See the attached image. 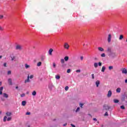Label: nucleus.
Returning a JSON list of instances; mask_svg holds the SVG:
<instances>
[{
  "label": "nucleus",
  "mask_w": 127,
  "mask_h": 127,
  "mask_svg": "<svg viewBox=\"0 0 127 127\" xmlns=\"http://www.w3.org/2000/svg\"><path fill=\"white\" fill-rule=\"evenodd\" d=\"M3 28L0 26V31H3Z\"/></svg>",
  "instance_id": "f704fd0d"
},
{
  "label": "nucleus",
  "mask_w": 127,
  "mask_h": 127,
  "mask_svg": "<svg viewBox=\"0 0 127 127\" xmlns=\"http://www.w3.org/2000/svg\"><path fill=\"white\" fill-rule=\"evenodd\" d=\"M79 106H80V108H83V106H84V104L80 103Z\"/></svg>",
  "instance_id": "c9c22d12"
},
{
  "label": "nucleus",
  "mask_w": 127,
  "mask_h": 127,
  "mask_svg": "<svg viewBox=\"0 0 127 127\" xmlns=\"http://www.w3.org/2000/svg\"><path fill=\"white\" fill-rule=\"evenodd\" d=\"M7 119V116H4L3 118V122H6V119Z\"/></svg>",
  "instance_id": "bb28decb"
},
{
  "label": "nucleus",
  "mask_w": 127,
  "mask_h": 127,
  "mask_svg": "<svg viewBox=\"0 0 127 127\" xmlns=\"http://www.w3.org/2000/svg\"><path fill=\"white\" fill-rule=\"evenodd\" d=\"M28 82H30V80H29V75L27 76V79L25 80V83H27Z\"/></svg>",
  "instance_id": "ddd939ff"
},
{
  "label": "nucleus",
  "mask_w": 127,
  "mask_h": 127,
  "mask_svg": "<svg viewBox=\"0 0 127 127\" xmlns=\"http://www.w3.org/2000/svg\"><path fill=\"white\" fill-rule=\"evenodd\" d=\"M0 86H1V81L0 82Z\"/></svg>",
  "instance_id": "bf43d9fd"
},
{
  "label": "nucleus",
  "mask_w": 127,
  "mask_h": 127,
  "mask_svg": "<svg viewBox=\"0 0 127 127\" xmlns=\"http://www.w3.org/2000/svg\"><path fill=\"white\" fill-rule=\"evenodd\" d=\"M1 58H2V56H0V59Z\"/></svg>",
  "instance_id": "13d9d810"
},
{
  "label": "nucleus",
  "mask_w": 127,
  "mask_h": 127,
  "mask_svg": "<svg viewBox=\"0 0 127 127\" xmlns=\"http://www.w3.org/2000/svg\"><path fill=\"white\" fill-rule=\"evenodd\" d=\"M125 83L126 84H127V79L125 80Z\"/></svg>",
  "instance_id": "6e6d98bb"
},
{
  "label": "nucleus",
  "mask_w": 127,
  "mask_h": 127,
  "mask_svg": "<svg viewBox=\"0 0 127 127\" xmlns=\"http://www.w3.org/2000/svg\"><path fill=\"white\" fill-rule=\"evenodd\" d=\"M25 67L26 69H28V68L30 67V65L27 64H25Z\"/></svg>",
  "instance_id": "4468645a"
},
{
  "label": "nucleus",
  "mask_w": 127,
  "mask_h": 127,
  "mask_svg": "<svg viewBox=\"0 0 127 127\" xmlns=\"http://www.w3.org/2000/svg\"><path fill=\"white\" fill-rule=\"evenodd\" d=\"M112 91L109 90V91H108V94H107V97H108V98H111V97H112Z\"/></svg>",
  "instance_id": "423d86ee"
},
{
  "label": "nucleus",
  "mask_w": 127,
  "mask_h": 127,
  "mask_svg": "<svg viewBox=\"0 0 127 127\" xmlns=\"http://www.w3.org/2000/svg\"><path fill=\"white\" fill-rule=\"evenodd\" d=\"M64 60L65 61L67 62L68 60H69V57L66 56L64 57Z\"/></svg>",
  "instance_id": "aec40b11"
},
{
  "label": "nucleus",
  "mask_w": 127,
  "mask_h": 127,
  "mask_svg": "<svg viewBox=\"0 0 127 127\" xmlns=\"http://www.w3.org/2000/svg\"><path fill=\"white\" fill-rule=\"evenodd\" d=\"M16 50H19L20 51L22 50V46L20 45H17L15 47Z\"/></svg>",
  "instance_id": "f03ea898"
},
{
  "label": "nucleus",
  "mask_w": 127,
  "mask_h": 127,
  "mask_svg": "<svg viewBox=\"0 0 127 127\" xmlns=\"http://www.w3.org/2000/svg\"><path fill=\"white\" fill-rule=\"evenodd\" d=\"M55 78L57 80H59V79H60V75H56Z\"/></svg>",
  "instance_id": "412c9836"
},
{
  "label": "nucleus",
  "mask_w": 127,
  "mask_h": 127,
  "mask_svg": "<svg viewBox=\"0 0 127 127\" xmlns=\"http://www.w3.org/2000/svg\"><path fill=\"white\" fill-rule=\"evenodd\" d=\"M88 116H90V117H91V114H88Z\"/></svg>",
  "instance_id": "680f3d73"
},
{
  "label": "nucleus",
  "mask_w": 127,
  "mask_h": 127,
  "mask_svg": "<svg viewBox=\"0 0 127 127\" xmlns=\"http://www.w3.org/2000/svg\"><path fill=\"white\" fill-rule=\"evenodd\" d=\"M103 108L104 110H106V111H109L111 109V107L109 105H104L103 106Z\"/></svg>",
  "instance_id": "7ed1b4c3"
},
{
  "label": "nucleus",
  "mask_w": 127,
  "mask_h": 127,
  "mask_svg": "<svg viewBox=\"0 0 127 127\" xmlns=\"http://www.w3.org/2000/svg\"><path fill=\"white\" fill-rule=\"evenodd\" d=\"M98 65L99 66H102V63H101V62L98 63Z\"/></svg>",
  "instance_id": "de8ad7c7"
},
{
  "label": "nucleus",
  "mask_w": 127,
  "mask_h": 127,
  "mask_svg": "<svg viewBox=\"0 0 127 127\" xmlns=\"http://www.w3.org/2000/svg\"><path fill=\"white\" fill-rule=\"evenodd\" d=\"M26 115H27V116H29V115H30V112H27L26 113Z\"/></svg>",
  "instance_id": "49530a36"
},
{
  "label": "nucleus",
  "mask_w": 127,
  "mask_h": 127,
  "mask_svg": "<svg viewBox=\"0 0 127 127\" xmlns=\"http://www.w3.org/2000/svg\"><path fill=\"white\" fill-rule=\"evenodd\" d=\"M95 84L96 85V87L98 88L100 85V80H97L95 82Z\"/></svg>",
  "instance_id": "9b49d317"
},
{
  "label": "nucleus",
  "mask_w": 127,
  "mask_h": 127,
  "mask_svg": "<svg viewBox=\"0 0 127 127\" xmlns=\"http://www.w3.org/2000/svg\"><path fill=\"white\" fill-rule=\"evenodd\" d=\"M91 76H92V77L93 79H95V76H94V74H92Z\"/></svg>",
  "instance_id": "a18cd8bd"
},
{
  "label": "nucleus",
  "mask_w": 127,
  "mask_h": 127,
  "mask_svg": "<svg viewBox=\"0 0 127 127\" xmlns=\"http://www.w3.org/2000/svg\"><path fill=\"white\" fill-rule=\"evenodd\" d=\"M15 58V57H13L12 59H11V61H13L14 60V59Z\"/></svg>",
  "instance_id": "3c124183"
},
{
  "label": "nucleus",
  "mask_w": 127,
  "mask_h": 127,
  "mask_svg": "<svg viewBox=\"0 0 127 127\" xmlns=\"http://www.w3.org/2000/svg\"><path fill=\"white\" fill-rule=\"evenodd\" d=\"M83 59H84V57L81 56L80 57V60H81V61H83Z\"/></svg>",
  "instance_id": "a19ab883"
},
{
  "label": "nucleus",
  "mask_w": 127,
  "mask_h": 127,
  "mask_svg": "<svg viewBox=\"0 0 127 127\" xmlns=\"http://www.w3.org/2000/svg\"><path fill=\"white\" fill-rule=\"evenodd\" d=\"M2 18H3V15H0V19H2Z\"/></svg>",
  "instance_id": "c03bdc74"
},
{
  "label": "nucleus",
  "mask_w": 127,
  "mask_h": 127,
  "mask_svg": "<svg viewBox=\"0 0 127 127\" xmlns=\"http://www.w3.org/2000/svg\"><path fill=\"white\" fill-rule=\"evenodd\" d=\"M10 74H11V71L10 70L8 71L7 74L8 75H10Z\"/></svg>",
  "instance_id": "58836bf2"
},
{
  "label": "nucleus",
  "mask_w": 127,
  "mask_h": 127,
  "mask_svg": "<svg viewBox=\"0 0 127 127\" xmlns=\"http://www.w3.org/2000/svg\"><path fill=\"white\" fill-rule=\"evenodd\" d=\"M76 73H80L81 72V70L80 69H77L76 70Z\"/></svg>",
  "instance_id": "37998d69"
},
{
  "label": "nucleus",
  "mask_w": 127,
  "mask_h": 127,
  "mask_svg": "<svg viewBox=\"0 0 127 127\" xmlns=\"http://www.w3.org/2000/svg\"><path fill=\"white\" fill-rule=\"evenodd\" d=\"M25 105H26V101H23L22 102V106H25Z\"/></svg>",
  "instance_id": "6ab92c4d"
},
{
  "label": "nucleus",
  "mask_w": 127,
  "mask_h": 127,
  "mask_svg": "<svg viewBox=\"0 0 127 127\" xmlns=\"http://www.w3.org/2000/svg\"><path fill=\"white\" fill-rule=\"evenodd\" d=\"M53 66L54 68H56V64L55 63H53Z\"/></svg>",
  "instance_id": "473e14b6"
},
{
  "label": "nucleus",
  "mask_w": 127,
  "mask_h": 127,
  "mask_svg": "<svg viewBox=\"0 0 127 127\" xmlns=\"http://www.w3.org/2000/svg\"><path fill=\"white\" fill-rule=\"evenodd\" d=\"M98 49L99 51H101V52L104 51V49L102 47H98Z\"/></svg>",
  "instance_id": "a211bd4d"
},
{
  "label": "nucleus",
  "mask_w": 127,
  "mask_h": 127,
  "mask_svg": "<svg viewBox=\"0 0 127 127\" xmlns=\"http://www.w3.org/2000/svg\"><path fill=\"white\" fill-rule=\"evenodd\" d=\"M32 95L33 96H36V91H34L32 92Z\"/></svg>",
  "instance_id": "a878e982"
},
{
  "label": "nucleus",
  "mask_w": 127,
  "mask_h": 127,
  "mask_svg": "<svg viewBox=\"0 0 127 127\" xmlns=\"http://www.w3.org/2000/svg\"><path fill=\"white\" fill-rule=\"evenodd\" d=\"M3 97L4 98H5L6 99H7V98H8V94H7L5 93H3Z\"/></svg>",
  "instance_id": "9d476101"
},
{
  "label": "nucleus",
  "mask_w": 127,
  "mask_h": 127,
  "mask_svg": "<svg viewBox=\"0 0 127 127\" xmlns=\"http://www.w3.org/2000/svg\"><path fill=\"white\" fill-rule=\"evenodd\" d=\"M33 78V75H31L30 76V79H32Z\"/></svg>",
  "instance_id": "09e8293b"
},
{
  "label": "nucleus",
  "mask_w": 127,
  "mask_h": 127,
  "mask_svg": "<svg viewBox=\"0 0 127 127\" xmlns=\"http://www.w3.org/2000/svg\"><path fill=\"white\" fill-rule=\"evenodd\" d=\"M3 66H4V67H6L7 66L6 63H4Z\"/></svg>",
  "instance_id": "8fccbe9b"
},
{
  "label": "nucleus",
  "mask_w": 127,
  "mask_h": 127,
  "mask_svg": "<svg viewBox=\"0 0 127 127\" xmlns=\"http://www.w3.org/2000/svg\"><path fill=\"white\" fill-rule=\"evenodd\" d=\"M94 66L95 68H97L98 67V63H94Z\"/></svg>",
  "instance_id": "cd10ccee"
},
{
  "label": "nucleus",
  "mask_w": 127,
  "mask_h": 127,
  "mask_svg": "<svg viewBox=\"0 0 127 127\" xmlns=\"http://www.w3.org/2000/svg\"><path fill=\"white\" fill-rule=\"evenodd\" d=\"M7 121L8 122H9V121H11V117H8L7 119Z\"/></svg>",
  "instance_id": "7c9ffc66"
},
{
  "label": "nucleus",
  "mask_w": 127,
  "mask_h": 127,
  "mask_svg": "<svg viewBox=\"0 0 127 127\" xmlns=\"http://www.w3.org/2000/svg\"><path fill=\"white\" fill-rule=\"evenodd\" d=\"M121 88L119 87L116 89L117 93H121Z\"/></svg>",
  "instance_id": "f3484780"
},
{
  "label": "nucleus",
  "mask_w": 127,
  "mask_h": 127,
  "mask_svg": "<svg viewBox=\"0 0 127 127\" xmlns=\"http://www.w3.org/2000/svg\"><path fill=\"white\" fill-rule=\"evenodd\" d=\"M112 39V35H111L110 34H109L108 35V42L109 43L111 42V40Z\"/></svg>",
  "instance_id": "39448f33"
},
{
  "label": "nucleus",
  "mask_w": 127,
  "mask_h": 127,
  "mask_svg": "<svg viewBox=\"0 0 127 127\" xmlns=\"http://www.w3.org/2000/svg\"><path fill=\"white\" fill-rule=\"evenodd\" d=\"M113 101L115 104H118V103L119 102V100L118 99H114Z\"/></svg>",
  "instance_id": "4be33fe9"
},
{
  "label": "nucleus",
  "mask_w": 127,
  "mask_h": 127,
  "mask_svg": "<svg viewBox=\"0 0 127 127\" xmlns=\"http://www.w3.org/2000/svg\"><path fill=\"white\" fill-rule=\"evenodd\" d=\"M69 89V87L68 86H66L64 88L65 91H68V89Z\"/></svg>",
  "instance_id": "e433bc0d"
},
{
  "label": "nucleus",
  "mask_w": 127,
  "mask_h": 127,
  "mask_svg": "<svg viewBox=\"0 0 127 127\" xmlns=\"http://www.w3.org/2000/svg\"><path fill=\"white\" fill-rule=\"evenodd\" d=\"M52 52H53V49H50L49 51V55H52Z\"/></svg>",
  "instance_id": "f8f14e48"
},
{
  "label": "nucleus",
  "mask_w": 127,
  "mask_h": 127,
  "mask_svg": "<svg viewBox=\"0 0 127 127\" xmlns=\"http://www.w3.org/2000/svg\"><path fill=\"white\" fill-rule=\"evenodd\" d=\"M124 39V35H121L119 38V40H122V39Z\"/></svg>",
  "instance_id": "b1692460"
},
{
  "label": "nucleus",
  "mask_w": 127,
  "mask_h": 127,
  "mask_svg": "<svg viewBox=\"0 0 127 127\" xmlns=\"http://www.w3.org/2000/svg\"><path fill=\"white\" fill-rule=\"evenodd\" d=\"M105 70H106V66H102L101 71L103 72V73H104V72H105Z\"/></svg>",
  "instance_id": "2eb2a0df"
},
{
  "label": "nucleus",
  "mask_w": 127,
  "mask_h": 127,
  "mask_svg": "<svg viewBox=\"0 0 127 127\" xmlns=\"http://www.w3.org/2000/svg\"><path fill=\"white\" fill-rule=\"evenodd\" d=\"M97 123L99 124V121H98Z\"/></svg>",
  "instance_id": "69168bd1"
},
{
  "label": "nucleus",
  "mask_w": 127,
  "mask_h": 127,
  "mask_svg": "<svg viewBox=\"0 0 127 127\" xmlns=\"http://www.w3.org/2000/svg\"><path fill=\"white\" fill-rule=\"evenodd\" d=\"M20 97L21 98H23V97H25V93H23L22 94L20 95Z\"/></svg>",
  "instance_id": "c756f323"
},
{
  "label": "nucleus",
  "mask_w": 127,
  "mask_h": 127,
  "mask_svg": "<svg viewBox=\"0 0 127 127\" xmlns=\"http://www.w3.org/2000/svg\"><path fill=\"white\" fill-rule=\"evenodd\" d=\"M2 90H3V87L0 88V95H2Z\"/></svg>",
  "instance_id": "dca6fc26"
},
{
  "label": "nucleus",
  "mask_w": 127,
  "mask_h": 127,
  "mask_svg": "<svg viewBox=\"0 0 127 127\" xmlns=\"http://www.w3.org/2000/svg\"><path fill=\"white\" fill-rule=\"evenodd\" d=\"M108 50H110V49H108Z\"/></svg>",
  "instance_id": "338daca9"
},
{
  "label": "nucleus",
  "mask_w": 127,
  "mask_h": 127,
  "mask_svg": "<svg viewBox=\"0 0 127 127\" xmlns=\"http://www.w3.org/2000/svg\"><path fill=\"white\" fill-rule=\"evenodd\" d=\"M70 126L72 127H75L76 126H75V125H73V124H71Z\"/></svg>",
  "instance_id": "603ef678"
},
{
  "label": "nucleus",
  "mask_w": 127,
  "mask_h": 127,
  "mask_svg": "<svg viewBox=\"0 0 127 127\" xmlns=\"http://www.w3.org/2000/svg\"><path fill=\"white\" fill-rule=\"evenodd\" d=\"M93 121H95V122H97V119L94 118Z\"/></svg>",
  "instance_id": "864d4df0"
},
{
  "label": "nucleus",
  "mask_w": 127,
  "mask_h": 127,
  "mask_svg": "<svg viewBox=\"0 0 127 127\" xmlns=\"http://www.w3.org/2000/svg\"><path fill=\"white\" fill-rule=\"evenodd\" d=\"M123 74H127V70L126 68H123L122 69Z\"/></svg>",
  "instance_id": "1a4fd4ad"
},
{
  "label": "nucleus",
  "mask_w": 127,
  "mask_h": 127,
  "mask_svg": "<svg viewBox=\"0 0 127 127\" xmlns=\"http://www.w3.org/2000/svg\"><path fill=\"white\" fill-rule=\"evenodd\" d=\"M41 64H42V63H41V62H39V63H37V66L39 67V66H41Z\"/></svg>",
  "instance_id": "5701e85b"
},
{
  "label": "nucleus",
  "mask_w": 127,
  "mask_h": 127,
  "mask_svg": "<svg viewBox=\"0 0 127 127\" xmlns=\"http://www.w3.org/2000/svg\"><path fill=\"white\" fill-rule=\"evenodd\" d=\"M104 116L105 117H108V116H109V114H108V112H106L105 114H104Z\"/></svg>",
  "instance_id": "ea45409f"
},
{
  "label": "nucleus",
  "mask_w": 127,
  "mask_h": 127,
  "mask_svg": "<svg viewBox=\"0 0 127 127\" xmlns=\"http://www.w3.org/2000/svg\"><path fill=\"white\" fill-rule=\"evenodd\" d=\"M62 66L64 67V65L63 64V65H62Z\"/></svg>",
  "instance_id": "e2e57ef3"
},
{
  "label": "nucleus",
  "mask_w": 127,
  "mask_h": 127,
  "mask_svg": "<svg viewBox=\"0 0 127 127\" xmlns=\"http://www.w3.org/2000/svg\"><path fill=\"white\" fill-rule=\"evenodd\" d=\"M64 48H65V49H69V48L70 47V46H69L68 43H65L64 45Z\"/></svg>",
  "instance_id": "20e7f679"
},
{
  "label": "nucleus",
  "mask_w": 127,
  "mask_h": 127,
  "mask_svg": "<svg viewBox=\"0 0 127 127\" xmlns=\"http://www.w3.org/2000/svg\"><path fill=\"white\" fill-rule=\"evenodd\" d=\"M16 89H18V86H16Z\"/></svg>",
  "instance_id": "052dcab7"
},
{
  "label": "nucleus",
  "mask_w": 127,
  "mask_h": 127,
  "mask_svg": "<svg viewBox=\"0 0 127 127\" xmlns=\"http://www.w3.org/2000/svg\"><path fill=\"white\" fill-rule=\"evenodd\" d=\"M101 57H106V54L105 53H103L101 55Z\"/></svg>",
  "instance_id": "2f4dec72"
},
{
  "label": "nucleus",
  "mask_w": 127,
  "mask_h": 127,
  "mask_svg": "<svg viewBox=\"0 0 127 127\" xmlns=\"http://www.w3.org/2000/svg\"><path fill=\"white\" fill-rule=\"evenodd\" d=\"M61 63H62V64H64V63H65V60H64V59H61Z\"/></svg>",
  "instance_id": "393cba45"
},
{
  "label": "nucleus",
  "mask_w": 127,
  "mask_h": 127,
  "mask_svg": "<svg viewBox=\"0 0 127 127\" xmlns=\"http://www.w3.org/2000/svg\"><path fill=\"white\" fill-rule=\"evenodd\" d=\"M11 115H12L11 112H7L6 113V117H10V116H11Z\"/></svg>",
  "instance_id": "6e6552de"
},
{
  "label": "nucleus",
  "mask_w": 127,
  "mask_h": 127,
  "mask_svg": "<svg viewBox=\"0 0 127 127\" xmlns=\"http://www.w3.org/2000/svg\"><path fill=\"white\" fill-rule=\"evenodd\" d=\"M66 126H67V124H65L63 125L64 127H66Z\"/></svg>",
  "instance_id": "5fc2aeb1"
},
{
  "label": "nucleus",
  "mask_w": 127,
  "mask_h": 127,
  "mask_svg": "<svg viewBox=\"0 0 127 127\" xmlns=\"http://www.w3.org/2000/svg\"><path fill=\"white\" fill-rule=\"evenodd\" d=\"M121 100L122 101V102H124L125 101H126V102H127V94H125L122 96V97L121 98Z\"/></svg>",
  "instance_id": "f257e3e1"
},
{
  "label": "nucleus",
  "mask_w": 127,
  "mask_h": 127,
  "mask_svg": "<svg viewBox=\"0 0 127 127\" xmlns=\"http://www.w3.org/2000/svg\"><path fill=\"white\" fill-rule=\"evenodd\" d=\"M26 94H27V95H28V94H29V92L27 91V92H26Z\"/></svg>",
  "instance_id": "4d7b16f0"
},
{
  "label": "nucleus",
  "mask_w": 127,
  "mask_h": 127,
  "mask_svg": "<svg viewBox=\"0 0 127 127\" xmlns=\"http://www.w3.org/2000/svg\"><path fill=\"white\" fill-rule=\"evenodd\" d=\"M79 111H80V107H78L75 112L77 113V112H79Z\"/></svg>",
  "instance_id": "4c0bfd02"
},
{
  "label": "nucleus",
  "mask_w": 127,
  "mask_h": 127,
  "mask_svg": "<svg viewBox=\"0 0 127 127\" xmlns=\"http://www.w3.org/2000/svg\"><path fill=\"white\" fill-rule=\"evenodd\" d=\"M0 114H1V111H0Z\"/></svg>",
  "instance_id": "0e129e2a"
},
{
  "label": "nucleus",
  "mask_w": 127,
  "mask_h": 127,
  "mask_svg": "<svg viewBox=\"0 0 127 127\" xmlns=\"http://www.w3.org/2000/svg\"><path fill=\"white\" fill-rule=\"evenodd\" d=\"M8 83H9V85H10L11 86L12 85V80L11 78H8Z\"/></svg>",
  "instance_id": "0eeeda50"
},
{
  "label": "nucleus",
  "mask_w": 127,
  "mask_h": 127,
  "mask_svg": "<svg viewBox=\"0 0 127 127\" xmlns=\"http://www.w3.org/2000/svg\"><path fill=\"white\" fill-rule=\"evenodd\" d=\"M121 109H122V110H126V107H125V106L124 105L121 106L120 107Z\"/></svg>",
  "instance_id": "c85d7f7f"
},
{
  "label": "nucleus",
  "mask_w": 127,
  "mask_h": 127,
  "mask_svg": "<svg viewBox=\"0 0 127 127\" xmlns=\"http://www.w3.org/2000/svg\"><path fill=\"white\" fill-rule=\"evenodd\" d=\"M71 72V69H68L67 70V73H70Z\"/></svg>",
  "instance_id": "79ce46f5"
},
{
  "label": "nucleus",
  "mask_w": 127,
  "mask_h": 127,
  "mask_svg": "<svg viewBox=\"0 0 127 127\" xmlns=\"http://www.w3.org/2000/svg\"><path fill=\"white\" fill-rule=\"evenodd\" d=\"M114 67L113 66H109V70H113Z\"/></svg>",
  "instance_id": "72a5a7b5"
}]
</instances>
